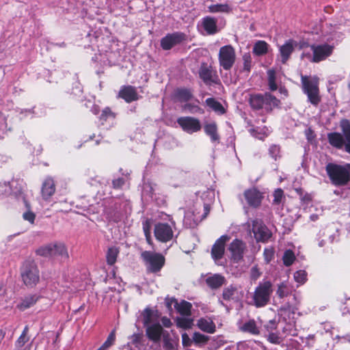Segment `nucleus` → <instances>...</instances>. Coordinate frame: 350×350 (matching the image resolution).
Wrapping results in <instances>:
<instances>
[{
  "mask_svg": "<svg viewBox=\"0 0 350 350\" xmlns=\"http://www.w3.org/2000/svg\"><path fill=\"white\" fill-rule=\"evenodd\" d=\"M325 170L331 183L335 186H345L350 182V163L339 165L329 163Z\"/></svg>",
  "mask_w": 350,
  "mask_h": 350,
  "instance_id": "f257e3e1",
  "label": "nucleus"
},
{
  "mask_svg": "<svg viewBox=\"0 0 350 350\" xmlns=\"http://www.w3.org/2000/svg\"><path fill=\"white\" fill-rule=\"evenodd\" d=\"M249 103L254 110L263 109L269 113L274 108L280 106V100L271 94L266 92L265 94H251Z\"/></svg>",
  "mask_w": 350,
  "mask_h": 350,
  "instance_id": "f03ea898",
  "label": "nucleus"
},
{
  "mask_svg": "<svg viewBox=\"0 0 350 350\" xmlns=\"http://www.w3.org/2000/svg\"><path fill=\"white\" fill-rule=\"evenodd\" d=\"M23 282L28 287L35 286L40 281V273L36 263L32 260H25L20 269Z\"/></svg>",
  "mask_w": 350,
  "mask_h": 350,
  "instance_id": "7ed1b4c3",
  "label": "nucleus"
},
{
  "mask_svg": "<svg viewBox=\"0 0 350 350\" xmlns=\"http://www.w3.org/2000/svg\"><path fill=\"white\" fill-rule=\"evenodd\" d=\"M36 254L46 258H59L64 261L69 258L66 246L60 242L42 246L36 250Z\"/></svg>",
  "mask_w": 350,
  "mask_h": 350,
  "instance_id": "20e7f679",
  "label": "nucleus"
},
{
  "mask_svg": "<svg viewBox=\"0 0 350 350\" xmlns=\"http://www.w3.org/2000/svg\"><path fill=\"white\" fill-rule=\"evenodd\" d=\"M301 81L303 91L308 96V100L313 105L317 106L321 102L318 79L301 75Z\"/></svg>",
  "mask_w": 350,
  "mask_h": 350,
  "instance_id": "39448f33",
  "label": "nucleus"
},
{
  "mask_svg": "<svg viewBox=\"0 0 350 350\" xmlns=\"http://www.w3.org/2000/svg\"><path fill=\"white\" fill-rule=\"evenodd\" d=\"M148 273H156L159 272L165 265V257L160 253L150 251H144L141 253Z\"/></svg>",
  "mask_w": 350,
  "mask_h": 350,
  "instance_id": "423d86ee",
  "label": "nucleus"
},
{
  "mask_svg": "<svg viewBox=\"0 0 350 350\" xmlns=\"http://www.w3.org/2000/svg\"><path fill=\"white\" fill-rule=\"evenodd\" d=\"M271 293L272 284L269 281L260 283L253 295L254 305L258 308L266 306L270 300Z\"/></svg>",
  "mask_w": 350,
  "mask_h": 350,
  "instance_id": "0eeeda50",
  "label": "nucleus"
},
{
  "mask_svg": "<svg viewBox=\"0 0 350 350\" xmlns=\"http://www.w3.org/2000/svg\"><path fill=\"white\" fill-rule=\"evenodd\" d=\"M219 64L226 70H230L236 61V53L231 45L221 46L218 54Z\"/></svg>",
  "mask_w": 350,
  "mask_h": 350,
  "instance_id": "6e6552de",
  "label": "nucleus"
},
{
  "mask_svg": "<svg viewBox=\"0 0 350 350\" xmlns=\"http://www.w3.org/2000/svg\"><path fill=\"white\" fill-rule=\"evenodd\" d=\"M187 40V35L180 31L167 33L161 40V46L163 50H170L173 47L182 44Z\"/></svg>",
  "mask_w": 350,
  "mask_h": 350,
  "instance_id": "1a4fd4ad",
  "label": "nucleus"
},
{
  "mask_svg": "<svg viewBox=\"0 0 350 350\" xmlns=\"http://www.w3.org/2000/svg\"><path fill=\"white\" fill-rule=\"evenodd\" d=\"M252 231L258 242H267L272 233L261 219H256L252 221Z\"/></svg>",
  "mask_w": 350,
  "mask_h": 350,
  "instance_id": "9d476101",
  "label": "nucleus"
},
{
  "mask_svg": "<svg viewBox=\"0 0 350 350\" xmlns=\"http://www.w3.org/2000/svg\"><path fill=\"white\" fill-rule=\"evenodd\" d=\"M177 123L184 131L190 134L198 132L202 129L200 121L191 116L178 118Z\"/></svg>",
  "mask_w": 350,
  "mask_h": 350,
  "instance_id": "9b49d317",
  "label": "nucleus"
},
{
  "mask_svg": "<svg viewBox=\"0 0 350 350\" xmlns=\"http://www.w3.org/2000/svg\"><path fill=\"white\" fill-rule=\"evenodd\" d=\"M229 239L228 235H222L216 240L211 248V257L217 265H220L219 260L224 256L226 243Z\"/></svg>",
  "mask_w": 350,
  "mask_h": 350,
  "instance_id": "f8f14e48",
  "label": "nucleus"
},
{
  "mask_svg": "<svg viewBox=\"0 0 350 350\" xmlns=\"http://www.w3.org/2000/svg\"><path fill=\"white\" fill-rule=\"evenodd\" d=\"M154 234L157 240L166 243L173 238L172 227L167 223H158L154 226Z\"/></svg>",
  "mask_w": 350,
  "mask_h": 350,
  "instance_id": "ddd939ff",
  "label": "nucleus"
},
{
  "mask_svg": "<svg viewBox=\"0 0 350 350\" xmlns=\"http://www.w3.org/2000/svg\"><path fill=\"white\" fill-rule=\"evenodd\" d=\"M310 48L313 52L312 61L313 62H319L331 55L333 52L334 46L327 44L315 45L312 44Z\"/></svg>",
  "mask_w": 350,
  "mask_h": 350,
  "instance_id": "4468645a",
  "label": "nucleus"
},
{
  "mask_svg": "<svg viewBox=\"0 0 350 350\" xmlns=\"http://www.w3.org/2000/svg\"><path fill=\"white\" fill-rule=\"evenodd\" d=\"M243 197L247 204L252 208L259 207L264 198L262 193L256 187L246 189L243 192Z\"/></svg>",
  "mask_w": 350,
  "mask_h": 350,
  "instance_id": "2eb2a0df",
  "label": "nucleus"
},
{
  "mask_svg": "<svg viewBox=\"0 0 350 350\" xmlns=\"http://www.w3.org/2000/svg\"><path fill=\"white\" fill-rule=\"evenodd\" d=\"M297 46V42L293 39H289L286 40L284 42V44L280 46L279 57L280 58V62L282 64H286Z\"/></svg>",
  "mask_w": 350,
  "mask_h": 350,
  "instance_id": "dca6fc26",
  "label": "nucleus"
},
{
  "mask_svg": "<svg viewBox=\"0 0 350 350\" xmlns=\"http://www.w3.org/2000/svg\"><path fill=\"white\" fill-rule=\"evenodd\" d=\"M118 97L122 98L126 103H130L138 100L141 96L139 95L135 87L128 85H122L120 88Z\"/></svg>",
  "mask_w": 350,
  "mask_h": 350,
  "instance_id": "f3484780",
  "label": "nucleus"
},
{
  "mask_svg": "<svg viewBox=\"0 0 350 350\" xmlns=\"http://www.w3.org/2000/svg\"><path fill=\"white\" fill-rule=\"evenodd\" d=\"M228 250L231 252L233 260L239 262L243 259L245 245L241 240L234 239L230 244Z\"/></svg>",
  "mask_w": 350,
  "mask_h": 350,
  "instance_id": "a211bd4d",
  "label": "nucleus"
},
{
  "mask_svg": "<svg viewBox=\"0 0 350 350\" xmlns=\"http://www.w3.org/2000/svg\"><path fill=\"white\" fill-rule=\"evenodd\" d=\"M146 327V335L148 338L155 342H158L161 340V337L163 334V329L159 323H153Z\"/></svg>",
  "mask_w": 350,
  "mask_h": 350,
  "instance_id": "6ab92c4d",
  "label": "nucleus"
},
{
  "mask_svg": "<svg viewBox=\"0 0 350 350\" xmlns=\"http://www.w3.org/2000/svg\"><path fill=\"white\" fill-rule=\"evenodd\" d=\"M199 75L200 79L206 83L211 84L216 83L214 79L215 75L212 70L211 66H209L206 63H202L199 70Z\"/></svg>",
  "mask_w": 350,
  "mask_h": 350,
  "instance_id": "aec40b11",
  "label": "nucleus"
},
{
  "mask_svg": "<svg viewBox=\"0 0 350 350\" xmlns=\"http://www.w3.org/2000/svg\"><path fill=\"white\" fill-rule=\"evenodd\" d=\"M55 192V185L54 180L51 177H47L42 185V196L44 200L49 199Z\"/></svg>",
  "mask_w": 350,
  "mask_h": 350,
  "instance_id": "412c9836",
  "label": "nucleus"
},
{
  "mask_svg": "<svg viewBox=\"0 0 350 350\" xmlns=\"http://www.w3.org/2000/svg\"><path fill=\"white\" fill-rule=\"evenodd\" d=\"M205 281L211 289H217L225 284L226 278L220 274L215 273L207 277Z\"/></svg>",
  "mask_w": 350,
  "mask_h": 350,
  "instance_id": "4be33fe9",
  "label": "nucleus"
},
{
  "mask_svg": "<svg viewBox=\"0 0 350 350\" xmlns=\"http://www.w3.org/2000/svg\"><path fill=\"white\" fill-rule=\"evenodd\" d=\"M202 26L208 35L215 34L218 31L217 20L213 17H204L202 19Z\"/></svg>",
  "mask_w": 350,
  "mask_h": 350,
  "instance_id": "5701e85b",
  "label": "nucleus"
},
{
  "mask_svg": "<svg viewBox=\"0 0 350 350\" xmlns=\"http://www.w3.org/2000/svg\"><path fill=\"white\" fill-rule=\"evenodd\" d=\"M327 139L329 144L336 148L340 149L344 146H345V139L343 135L340 133L333 132L328 133Z\"/></svg>",
  "mask_w": 350,
  "mask_h": 350,
  "instance_id": "b1692460",
  "label": "nucleus"
},
{
  "mask_svg": "<svg viewBox=\"0 0 350 350\" xmlns=\"http://www.w3.org/2000/svg\"><path fill=\"white\" fill-rule=\"evenodd\" d=\"M222 297L226 301H238L239 299L238 288L232 284L224 288Z\"/></svg>",
  "mask_w": 350,
  "mask_h": 350,
  "instance_id": "393cba45",
  "label": "nucleus"
},
{
  "mask_svg": "<svg viewBox=\"0 0 350 350\" xmlns=\"http://www.w3.org/2000/svg\"><path fill=\"white\" fill-rule=\"evenodd\" d=\"M197 326L202 331L213 334L215 332V325L213 321L210 319H206L204 318H201L198 321Z\"/></svg>",
  "mask_w": 350,
  "mask_h": 350,
  "instance_id": "a878e982",
  "label": "nucleus"
},
{
  "mask_svg": "<svg viewBox=\"0 0 350 350\" xmlns=\"http://www.w3.org/2000/svg\"><path fill=\"white\" fill-rule=\"evenodd\" d=\"M191 304L187 301L183 300L180 303L176 302L175 308L182 316L190 317L191 315Z\"/></svg>",
  "mask_w": 350,
  "mask_h": 350,
  "instance_id": "bb28decb",
  "label": "nucleus"
},
{
  "mask_svg": "<svg viewBox=\"0 0 350 350\" xmlns=\"http://www.w3.org/2000/svg\"><path fill=\"white\" fill-rule=\"evenodd\" d=\"M239 329L243 332L250 333L252 335H258L260 334V330L254 319L245 322Z\"/></svg>",
  "mask_w": 350,
  "mask_h": 350,
  "instance_id": "cd10ccee",
  "label": "nucleus"
},
{
  "mask_svg": "<svg viewBox=\"0 0 350 350\" xmlns=\"http://www.w3.org/2000/svg\"><path fill=\"white\" fill-rule=\"evenodd\" d=\"M175 95L180 102H187L193 98L192 91L187 88L177 89Z\"/></svg>",
  "mask_w": 350,
  "mask_h": 350,
  "instance_id": "c85d7f7f",
  "label": "nucleus"
},
{
  "mask_svg": "<svg viewBox=\"0 0 350 350\" xmlns=\"http://www.w3.org/2000/svg\"><path fill=\"white\" fill-rule=\"evenodd\" d=\"M269 44L264 40H258L253 46V53L257 56H262L268 52Z\"/></svg>",
  "mask_w": 350,
  "mask_h": 350,
  "instance_id": "c756f323",
  "label": "nucleus"
},
{
  "mask_svg": "<svg viewBox=\"0 0 350 350\" xmlns=\"http://www.w3.org/2000/svg\"><path fill=\"white\" fill-rule=\"evenodd\" d=\"M340 127L345 139V146H350V121L345 119L341 120Z\"/></svg>",
  "mask_w": 350,
  "mask_h": 350,
  "instance_id": "7c9ffc66",
  "label": "nucleus"
},
{
  "mask_svg": "<svg viewBox=\"0 0 350 350\" xmlns=\"http://www.w3.org/2000/svg\"><path fill=\"white\" fill-rule=\"evenodd\" d=\"M204 132L208 136H210L213 142L219 140V137L217 134V127L215 123L207 124L204 126Z\"/></svg>",
  "mask_w": 350,
  "mask_h": 350,
  "instance_id": "2f4dec72",
  "label": "nucleus"
},
{
  "mask_svg": "<svg viewBox=\"0 0 350 350\" xmlns=\"http://www.w3.org/2000/svg\"><path fill=\"white\" fill-rule=\"evenodd\" d=\"M38 300L36 295H28L25 297L22 301L17 305V307L21 310H25L36 304Z\"/></svg>",
  "mask_w": 350,
  "mask_h": 350,
  "instance_id": "473e14b6",
  "label": "nucleus"
},
{
  "mask_svg": "<svg viewBox=\"0 0 350 350\" xmlns=\"http://www.w3.org/2000/svg\"><path fill=\"white\" fill-rule=\"evenodd\" d=\"M206 104L217 113L220 114H224L225 113V109L222 105L213 98H207L206 100Z\"/></svg>",
  "mask_w": 350,
  "mask_h": 350,
  "instance_id": "72a5a7b5",
  "label": "nucleus"
},
{
  "mask_svg": "<svg viewBox=\"0 0 350 350\" xmlns=\"http://www.w3.org/2000/svg\"><path fill=\"white\" fill-rule=\"evenodd\" d=\"M176 321L178 327L185 329L191 328L193 325V319L189 317H177Z\"/></svg>",
  "mask_w": 350,
  "mask_h": 350,
  "instance_id": "f704fd0d",
  "label": "nucleus"
},
{
  "mask_svg": "<svg viewBox=\"0 0 350 350\" xmlns=\"http://www.w3.org/2000/svg\"><path fill=\"white\" fill-rule=\"evenodd\" d=\"M29 332L28 326H25L21 335L17 339L15 343L16 350H21V349L25 345V344L29 340V337L27 336V334Z\"/></svg>",
  "mask_w": 350,
  "mask_h": 350,
  "instance_id": "c9c22d12",
  "label": "nucleus"
},
{
  "mask_svg": "<svg viewBox=\"0 0 350 350\" xmlns=\"http://www.w3.org/2000/svg\"><path fill=\"white\" fill-rule=\"evenodd\" d=\"M208 11L211 13L224 12L228 13L230 11V6L227 3L213 4L208 7Z\"/></svg>",
  "mask_w": 350,
  "mask_h": 350,
  "instance_id": "e433bc0d",
  "label": "nucleus"
},
{
  "mask_svg": "<svg viewBox=\"0 0 350 350\" xmlns=\"http://www.w3.org/2000/svg\"><path fill=\"white\" fill-rule=\"evenodd\" d=\"M118 253L119 250L117 247H112L108 249L106 255L107 262L108 265H113L116 262Z\"/></svg>",
  "mask_w": 350,
  "mask_h": 350,
  "instance_id": "4c0bfd02",
  "label": "nucleus"
},
{
  "mask_svg": "<svg viewBox=\"0 0 350 350\" xmlns=\"http://www.w3.org/2000/svg\"><path fill=\"white\" fill-rule=\"evenodd\" d=\"M267 77H268V85L269 89L271 91H275L278 89V85L276 84V73L273 70H269L267 71Z\"/></svg>",
  "mask_w": 350,
  "mask_h": 350,
  "instance_id": "58836bf2",
  "label": "nucleus"
},
{
  "mask_svg": "<svg viewBox=\"0 0 350 350\" xmlns=\"http://www.w3.org/2000/svg\"><path fill=\"white\" fill-rule=\"evenodd\" d=\"M142 318V322L145 327L150 325L149 324L152 323L153 318V311L149 308H146L141 314Z\"/></svg>",
  "mask_w": 350,
  "mask_h": 350,
  "instance_id": "ea45409f",
  "label": "nucleus"
},
{
  "mask_svg": "<svg viewBox=\"0 0 350 350\" xmlns=\"http://www.w3.org/2000/svg\"><path fill=\"white\" fill-rule=\"evenodd\" d=\"M267 131L268 129L266 127H263L262 129L252 128L249 129V132L252 135L260 139H263L265 137L267 136Z\"/></svg>",
  "mask_w": 350,
  "mask_h": 350,
  "instance_id": "a19ab883",
  "label": "nucleus"
},
{
  "mask_svg": "<svg viewBox=\"0 0 350 350\" xmlns=\"http://www.w3.org/2000/svg\"><path fill=\"white\" fill-rule=\"evenodd\" d=\"M283 263L285 266L289 267L291 266L295 260V256L294 254V252L291 250H288L285 251L284 255H283Z\"/></svg>",
  "mask_w": 350,
  "mask_h": 350,
  "instance_id": "79ce46f5",
  "label": "nucleus"
},
{
  "mask_svg": "<svg viewBox=\"0 0 350 350\" xmlns=\"http://www.w3.org/2000/svg\"><path fill=\"white\" fill-rule=\"evenodd\" d=\"M269 156L276 161L278 159L281 157V150L280 146L277 144H272L269 148Z\"/></svg>",
  "mask_w": 350,
  "mask_h": 350,
  "instance_id": "37998d69",
  "label": "nucleus"
},
{
  "mask_svg": "<svg viewBox=\"0 0 350 350\" xmlns=\"http://www.w3.org/2000/svg\"><path fill=\"white\" fill-rule=\"evenodd\" d=\"M243 62V70L245 72H250L252 66V57L250 53H245L242 57Z\"/></svg>",
  "mask_w": 350,
  "mask_h": 350,
  "instance_id": "c03bdc74",
  "label": "nucleus"
},
{
  "mask_svg": "<svg viewBox=\"0 0 350 350\" xmlns=\"http://www.w3.org/2000/svg\"><path fill=\"white\" fill-rule=\"evenodd\" d=\"M115 332L112 331L107 337V340L97 350H106L110 347L115 341Z\"/></svg>",
  "mask_w": 350,
  "mask_h": 350,
  "instance_id": "a18cd8bd",
  "label": "nucleus"
},
{
  "mask_svg": "<svg viewBox=\"0 0 350 350\" xmlns=\"http://www.w3.org/2000/svg\"><path fill=\"white\" fill-rule=\"evenodd\" d=\"M163 342L165 350H176L170 338V334L167 332H166V334H163Z\"/></svg>",
  "mask_w": 350,
  "mask_h": 350,
  "instance_id": "49530a36",
  "label": "nucleus"
},
{
  "mask_svg": "<svg viewBox=\"0 0 350 350\" xmlns=\"http://www.w3.org/2000/svg\"><path fill=\"white\" fill-rule=\"evenodd\" d=\"M184 110H187L191 113H202L203 110L197 105L193 103H186L183 106Z\"/></svg>",
  "mask_w": 350,
  "mask_h": 350,
  "instance_id": "de8ad7c7",
  "label": "nucleus"
},
{
  "mask_svg": "<svg viewBox=\"0 0 350 350\" xmlns=\"http://www.w3.org/2000/svg\"><path fill=\"white\" fill-rule=\"evenodd\" d=\"M294 279L297 282L304 284L307 280V273L304 270L297 271L294 273Z\"/></svg>",
  "mask_w": 350,
  "mask_h": 350,
  "instance_id": "09e8293b",
  "label": "nucleus"
},
{
  "mask_svg": "<svg viewBox=\"0 0 350 350\" xmlns=\"http://www.w3.org/2000/svg\"><path fill=\"white\" fill-rule=\"evenodd\" d=\"M273 204H280L284 198V191L282 189H277L273 192Z\"/></svg>",
  "mask_w": 350,
  "mask_h": 350,
  "instance_id": "8fccbe9b",
  "label": "nucleus"
},
{
  "mask_svg": "<svg viewBox=\"0 0 350 350\" xmlns=\"http://www.w3.org/2000/svg\"><path fill=\"white\" fill-rule=\"evenodd\" d=\"M109 118H115V114L111 111L109 107H105L102 111L100 120L103 122H105Z\"/></svg>",
  "mask_w": 350,
  "mask_h": 350,
  "instance_id": "3c124183",
  "label": "nucleus"
},
{
  "mask_svg": "<svg viewBox=\"0 0 350 350\" xmlns=\"http://www.w3.org/2000/svg\"><path fill=\"white\" fill-rule=\"evenodd\" d=\"M193 340L197 344L205 343L208 341V337L199 332H195L193 336Z\"/></svg>",
  "mask_w": 350,
  "mask_h": 350,
  "instance_id": "603ef678",
  "label": "nucleus"
},
{
  "mask_svg": "<svg viewBox=\"0 0 350 350\" xmlns=\"http://www.w3.org/2000/svg\"><path fill=\"white\" fill-rule=\"evenodd\" d=\"M264 257H265V260H266V262L267 263H269L273 258V255H274V252L272 249H265L264 250Z\"/></svg>",
  "mask_w": 350,
  "mask_h": 350,
  "instance_id": "864d4df0",
  "label": "nucleus"
},
{
  "mask_svg": "<svg viewBox=\"0 0 350 350\" xmlns=\"http://www.w3.org/2000/svg\"><path fill=\"white\" fill-rule=\"evenodd\" d=\"M124 183H125V181L123 178H118L114 179L112 181L113 187L114 189L121 188L124 185Z\"/></svg>",
  "mask_w": 350,
  "mask_h": 350,
  "instance_id": "5fc2aeb1",
  "label": "nucleus"
},
{
  "mask_svg": "<svg viewBox=\"0 0 350 350\" xmlns=\"http://www.w3.org/2000/svg\"><path fill=\"white\" fill-rule=\"evenodd\" d=\"M35 217V214L31 211L26 212L23 214L24 219L29 221L31 224H33L34 222Z\"/></svg>",
  "mask_w": 350,
  "mask_h": 350,
  "instance_id": "6e6d98bb",
  "label": "nucleus"
},
{
  "mask_svg": "<svg viewBox=\"0 0 350 350\" xmlns=\"http://www.w3.org/2000/svg\"><path fill=\"white\" fill-rule=\"evenodd\" d=\"M182 343L184 347H189L191 345V340L187 333L182 334Z\"/></svg>",
  "mask_w": 350,
  "mask_h": 350,
  "instance_id": "4d7b16f0",
  "label": "nucleus"
},
{
  "mask_svg": "<svg viewBox=\"0 0 350 350\" xmlns=\"http://www.w3.org/2000/svg\"><path fill=\"white\" fill-rule=\"evenodd\" d=\"M268 340L273 344H278L280 342V338L275 333L269 334Z\"/></svg>",
  "mask_w": 350,
  "mask_h": 350,
  "instance_id": "13d9d810",
  "label": "nucleus"
},
{
  "mask_svg": "<svg viewBox=\"0 0 350 350\" xmlns=\"http://www.w3.org/2000/svg\"><path fill=\"white\" fill-rule=\"evenodd\" d=\"M176 302H178L177 300L175 298H168L167 297L165 299V305L166 307L169 310H172V305L174 304V306H176Z\"/></svg>",
  "mask_w": 350,
  "mask_h": 350,
  "instance_id": "bf43d9fd",
  "label": "nucleus"
},
{
  "mask_svg": "<svg viewBox=\"0 0 350 350\" xmlns=\"http://www.w3.org/2000/svg\"><path fill=\"white\" fill-rule=\"evenodd\" d=\"M143 230L144 235L150 234V226L147 220L143 223Z\"/></svg>",
  "mask_w": 350,
  "mask_h": 350,
  "instance_id": "052dcab7",
  "label": "nucleus"
},
{
  "mask_svg": "<svg viewBox=\"0 0 350 350\" xmlns=\"http://www.w3.org/2000/svg\"><path fill=\"white\" fill-rule=\"evenodd\" d=\"M251 273H252V278L253 279H257L260 275V273L256 267H254L252 268Z\"/></svg>",
  "mask_w": 350,
  "mask_h": 350,
  "instance_id": "680f3d73",
  "label": "nucleus"
},
{
  "mask_svg": "<svg viewBox=\"0 0 350 350\" xmlns=\"http://www.w3.org/2000/svg\"><path fill=\"white\" fill-rule=\"evenodd\" d=\"M161 322L163 326H165V327H170L172 325L171 320L165 317L161 319Z\"/></svg>",
  "mask_w": 350,
  "mask_h": 350,
  "instance_id": "e2e57ef3",
  "label": "nucleus"
},
{
  "mask_svg": "<svg viewBox=\"0 0 350 350\" xmlns=\"http://www.w3.org/2000/svg\"><path fill=\"white\" fill-rule=\"evenodd\" d=\"M277 294L280 297H284L287 295V293L284 291V288L282 286L278 287Z\"/></svg>",
  "mask_w": 350,
  "mask_h": 350,
  "instance_id": "0e129e2a",
  "label": "nucleus"
},
{
  "mask_svg": "<svg viewBox=\"0 0 350 350\" xmlns=\"http://www.w3.org/2000/svg\"><path fill=\"white\" fill-rule=\"evenodd\" d=\"M210 212V206L208 204H204V213L202 215V219L206 217Z\"/></svg>",
  "mask_w": 350,
  "mask_h": 350,
  "instance_id": "69168bd1",
  "label": "nucleus"
},
{
  "mask_svg": "<svg viewBox=\"0 0 350 350\" xmlns=\"http://www.w3.org/2000/svg\"><path fill=\"white\" fill-rule=\"evenodd\" d=\"M145 237H146V239L147 243H148L150 245H152V239H151V235H150V234H146V235H145Z\"/></svg>",
  "mask_w": 350,
  "mask_h": 350,
  "instance_id": "338daca9",
  "label": "nucleus"
},
{
  "mask_svg": "<svg viewBox=\"0 0 350 350\" xmlns=\"http://www.w3.org/2000/svg\"><path fill=\"white\" fill-rule=\"evenodd\" d=\"M280 92L281 94H284L285 96L288 95V91L284 88H280Z\"/></svg>",
  "mask_w": 350,
  "mask_h": 350,
  "instance_id": "774afa93",
  "label": "nucleus"
}]
</instances>
